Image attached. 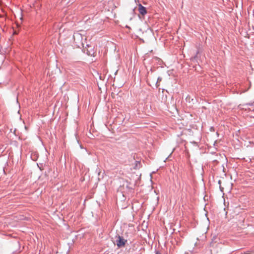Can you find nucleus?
I'll use <instances>...</instances> for the list:
<instances>
[{
    "label": "nucleus",
    "instance_id": "obj_4",
    "mask_svg": "<svg viewBox=\"0 0 254 254\" xmlns=\"http://www.w3.org/2000/svg\"><path fill=\"white\" fill-rule=\"evenodd\" d=\"M252 106V104H247L245 106V108H243V109H245L246 110L247 109V107H248V106Z\"/></svg>",
    "mask_w": 254,
    "mask_h": 254
},
{
    "label": "nucleus",
    "instance_id": "obj_5",
    "mask_svg": "<svg viewBox=\"0 0 254 254\" xmlns=\"http://www.w3.org/2000/svg\"><path fill=\"white\" fill-rule=\"evenodd\" d=\"M156 254H160V253H156Z\"/></svg>",
    "mask_w": 254,
    "mask_h": 254
},
{
    "label": "nucleus",
    "instance_id": "obj_3",
    "mask_svg": "<svg viewBox=\"0 0 254 254\" xmlns=\"http://www.w3.org/2000/svg\"><path fill=\"white\" fill-rule=\"evenodd\" d=\"M138 11L142 15H144L146 13V8L143 6L141 4H138Z\"/></svg>",
    "mask_w": 254,
    "mask_h": 254
},
{
    "label": "nucleus",
    "instance_id": "obj_2",
    "mask_svg": "<svg viewBox=\"0 0 254 254\" xmlns=\"http://www.w3.org/2000/svg\"><path fill=\"white\" fill-rule=\"evenodd\" d=\"M74 41L76 43H80L82 42V36L80 33H75L73 35Z\"/></svg>",
    "mask_w": 254,
    "mask_h": 254
},
{
    "label": "nucleus",
    "instance_id": "obj_1",
    "mask_svg": "<svg viewBox=\"0 0 254 254\" xmlns=\"http://www.w3.org/2000/svg\"><path fill=\"white\" fill-rule=\"evenodd\" d=\"M127 242V240H125L123 237H121L120 236L117 237L116 244L119 248L124 247Z\"/></svg>",
    "mask_w": 254,
    "mask_h": 254
}]
</instances>
